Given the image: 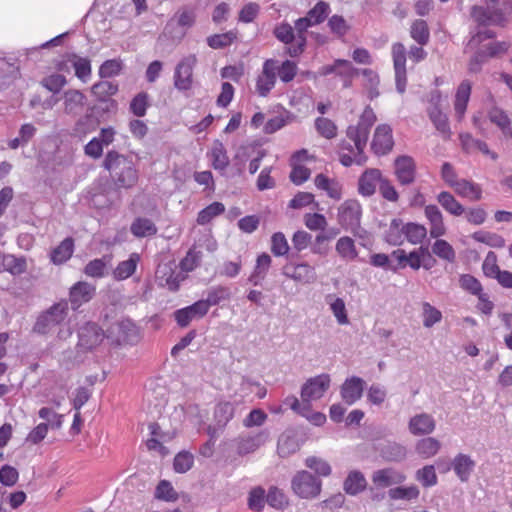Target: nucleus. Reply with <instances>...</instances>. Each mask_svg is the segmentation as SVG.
Masks as SVG:
<instances>
[{
  "mask_svg": "<svg viewBox=\"0 0 512 512\" xmlns=\"http://www.w3.org/2000/svg\"><path fill=\"white\" fill-rule=\"evenodd\" d=\"M454 188L456 193L460 196L470 197L475 201H478L482 198V189L480 186L466 179L459 180Z\"/></svg>",
  "mask_w": 512,
  "mask_h": 512,
  "instance_id": "obj_43",
  "label": "nucleus"
},
{
  "mask_svg": "<svg viewBox=\"0 0 512 512\" xmlns=\"http://www.w3.org/2000/svg\"><path fill=\"white\" fill-rule=\"evenodd\" d=\"M440 442L433 438L427 437L419 440L416 444V451L419 455L424 458H429L434 456L440 449Z\"/></svg>",
  "mask_w": 512,
  "mask_h": 512,
  "instance_id": "obj_51",
  "label": "nucleus"
},
{
  "mask_svg": "<svg viewBox=\"0 0 512 512\" xmlns=\"http://www.w3.org/2000/svg\"><path fill=\"white\" fill-rule=\"evenodd\" d=\"M64 112L67 115L76 116L80 114L86 104L87 97L77 89H68L63 94Z\"/></svg>",
  "mask_w": 512,
  "mask_h": 512,
  "instance_id": "obj_20",
  "label": "nucleus"
},
{
  "mask_svg": "<svg viewBox=\"0 0 512 512\" xmlns=\"http://www.w3.org/2000/svg\"><path fill=\"white\" fill-rule=\"evenodd\" d=\"M404 224L402 219H392L389 229L385 232L384 241L392 246H400L404 242Z\"/></svg>",
  "mask_w": 512,
  "mask_h": 512,
  "instance_id": "obj_32",
  "label": "nucleus"
},
{
  "mask_svg": "<svg viewBox=\"0 0 512 512\" xmlns=\"http://www.w3.org/2000/svg\"><path fill=\"white\" fill-rule=\"evenodd\" d=\"M224 211H225V206L223 203L213 202L198 213L197 223L199 225H206L214 217L224 213Z\"/></svg>",
  "mask_w": 512,
  "mask_h": 512,
  "instance_id": "obj_49",
  "label": "nucleus"
},
{
  "mask_svg": "<svg viewBox=\"0 0 512 512\" xmlns=\"http://www.w3.org/2000/svg\"><path fill=\"white\" fill-rule=\"evenodd\" d=\"M406 476L397 472L394 468H383L373 472L372 481L380 488H386L393 484L404 482Z\"/></svg>",
  "mask_w": 512,
  "mask_h": 512,
  "instance_id": "obj_22",
  "label": "nucleus"
},
{
  "mask_svg": "<svg viewBox=\"0 0 512 512\" xmlns=\"http://www.w3.org/2000/svg\"><path fill=\"white\" fill-rule=\"evenodd\" d=\"M96 294V287L88 282L79 281L69 291L72 309L77 310L82 304L89 302Z\"/></svg>",
  "mask_w": 512,
  "mask_h": 512,
  "instance_id": "obj_15",
  "label": "nucleus"
},
{
  "mask_svg": "<svg viewBox=\"0 0 512 512\" xmlns=\"http://www.w3.org/2000/svg\"><path fill=\"white\" fill-rule=\"evenodd\" d=\"M290 247L282 232H275L271 237V252L274 256H288Z\"/></svg>",
  "mask_w": 512,
  "mask_h": 512,
  "instance_id": "obj_55",
  "label": "nucleus"
},
{
  "mask_svg": "<svg viewBox=\"0 0 512 512\" xmlns=\"http://www.w3.org/2000/svg\"><path fill=\"white\" fill-rule=\"evenodd\" d=\"M416 479L424 486L431 487L437 484V475L433 465H426L416 472Z\"/></svg>",
  "mask_w": 512,
  "mask_h": 512,
  "instance_id": "obj_64",
  "label": "nucleus"
},
{
  "mask_svg": "<svg viewBox=\"0 0 512 512\" xmlns=\"http://www.w3.org/2000/svg\"><path fill=\"white\" fill-rule=\"evenodd\" d=\"M106 338L117 345L132 344L138 339V328L131 320L124 319L113 323L106 330Z\"/></svg>",
  "mask_w": 512,
  "mask_h": 512,
  "instance_id": "obj_5",
  "label": "nucleus"
},
{
  "mask_svg": "<svg viewBox=\"0 0 512 512\" xmlns=\"http://www.w3.org/2000/svg\"><path fill=\"white\" fill-rule=\"evenodd\" d=\"M367 487V480L364 474L359 470L350 471L344 480L343 489L351 496L358 495Z\"/></svg>",
  "mask_w": 512,
  "mask_h": 512,
  "instance_id": "obj_26",
  "label": "nucleus"
},
{
  "mask_svg": "<svg viewBox=\"0 0 512 512\" xmlns=\"http://www.w3.org/2000/svg\"><path fill=\"white\" fill-rule=\"evenodd\" d=\"M382 173L377 168L366 169L358 179V192L362 196L370 197L376 191L377 184L380 183Z\"/></svg>",
  "mask_w": 512,
  "mask_h": 512,
  "instance_id": "obj_19",
  "label": "nucleus"
},
{
  "mask_svg": "<svg viewBox=\"0 0 512 512\" xmlns=\"http://www.w3.org/2000/svg\"><path fill=\"white\" fill-rule=\"evenodd\" d=\"M395 175L401 185H410L415 181L416 163L411 156L401 155L394 161Z\"/></svg>",
  "mask_w": 512,
  "mask_h": 512,
  "instance_id": "obj_14",
  "label": "nucleus"
},
{
  "mask_svg": "<svg viewBox=\"0 0 512 512\" xmlns=\"http://www.w3.org/2000/svg\"><path fill=\"white\" fill-rule=\"evenodd\" d=\"M410 36L420 46L426 45L430 39V31L427 22L423 19L415 20L410 28Z\"/></svg>",
  "mask_w": 512,
  "mask_h": 512,
  "instance_id": "obj_42",
  "label": "nucleus"
},
{
  "mask_svg": "<svg viewBox=\"0 0 512 512\" xmlns=\"http://www.w3.org/2000/svg\"><path fill=\"white\" fill-rule=\"evenodd\" d=\"M329 374H321L308 379L301 388L302 399H319L330 387Z\"/></svg>",
  "mask_w": 512,
  "mask_h": 512,
  "instance_id": "obj_12",
  "label": "nucleus"
},
{
  "mask_svg": "<svg viewBox=\"0 0 512 512\" xmlns=\"http://www.w3.org/2000/svg\"><path fill=\"white\" fill-rule=\"evenodd\" d=\"M340 257L348 260H355L358 257L354 240L351 237L343 236L338 239L335 247Z\"/></svg>",
  "mask_w": 512,
  "mask_h": 512,
  "instance_id": "obj_46",
  "label": "nucleus"
},
{
  "mask_svg": "<svg viewBox=\"0 0 512 512\" xmlns=\"http://www.w3.org/2000/svg\"><path fill=\"white\" fill-rule=\"evenodd\" d=\"M365 385L366 382L358 376L347 378L340 389L342 400L347 405L354 404L362 397Z\"/></svg>",
  "mask_w": 512,
  "mask_h": 512,
  "instance_id": "obj_16",
  "label": "nucleus"
},
{
  "mask_svg": "<svg viewBox=\"0 0 512 512\" xmlns=\"http://www.w3.org/2000/svg\"><path fill=\"white\" fill-rule=\"evenodd\" d=\"M428 116L435 128L444 136L449 137L451 131L446 114H444L440 107H429Z\"/></svg>",
  "mask_w": 512,
  "mask_h": 512,
  "instance_id": "obj_40",
  "label": "nucleus"
},
{
  "mask_svg": "<svg viewBox=\"0 0 512 512\" xmlns=\"http://www.w3.org/2000/svg\"><path fill=\"white\" fill-rule=\"evenodd\" d=\"M68 61L72 64L75 75L83 82L91 75V62L88 58H83L75 53L67 54Z\"/></svg>",
  "mask_w": 512,
  "mask_h": 512,
  "instance_id": "obj_37",
  "label": "nucleus"
},
{
  "mask_svg": "<svg viewBox=\"0 0 512 512\" xmlns=\"http://www.w3.org/2000/svg\"><path fill=\"white\" fill-rule=\"evenodd\" d=\"M437 201L447 212L454 216H460L465 212L463 205L450 192L443 191L439 193Z\"/></svg>",
  "mask_w": 512,
  "mask_h": 512,
  "instance_id": "obj_41",
  "label": "nucleus"
},
{
  "mask_svg": "<svg viewBox=\"0 0 512 512\" xmlns=\"http://www.w3.org/2000/svg\"><path fill=\"white\" fill-rule=\"evenodd\" d=\"M235 404L231 402H220L214 410V418L219 428H224L234 417Z\"/></svg>",
  "mask_w": 512,
  "mask_h": 512,
  "instance_id": "obj_38",
  "label": "nucleus"
},
{
  "mask_svg": "<svg viewBox=\"0 0 512 512\" xmlns=\"http://www.w3.org/2000/svg\"><path fill=\"white\" fill-rule=\"evenodd\" d=\"M436 239L437 240L432 245V253L448 262H454L456 254L453 247L446 240Z\"/></svg>",
  "mask_w": 512,
  "mask_h": 512,
  "instance_id": "obj_52",
  "label": "nucleus"
},
{
  "mask_svg": "<svg viewBox=\"0 0 512 512\" xmlns=\"http://www.w3.org/2000/svg\"><path fill=\"white\" fill-rule=\"evenodd\" d=\"M476 466L475 461L467 454L459 453L455 456L452 463H447L443 471L450 470L452 467L457 477L462 482H467L470 479L471 473Z\"/></svg>",
  "mask_w": 512,
  "mask_h": 512,
  "instance_id": "obj_17",
  "label": "nucleus"
},
{
  "mask_svg": "<svg viewBox=\"0 0 512 512\" xmlns=\"http://www.w3.org/2000/svg\"><path fill=\"white\" fill-rule=\"evenodd\" d=\"M337 216L338 223L345 230L352 226L358 228V223L361 222L362 217V207L357 200L348 199L339 206Z\"/></svg>",
  "mask_w": 512,
  "mask_h": 512,
  "instance_id": "obj_10",
  "label": "nucleus"
},
{
  "mask_svg": "<svg viewBox=\"0 0 512 512\" xmlns=\"http://www.w3.org/2000/svg\"><path fill=\"white\" fill-rule=\"evenodd\" d=\"M150 106V96L147 92L137 93L130 101L129 110L136 117H144Z\"/></svg>",
  "mask_w": 512,
  "mask_h": 512,
  "instance_id": "obj_44",
  "label": "nucleus"
},
{
  "mask_svg": "<svg viewBox=\"0 0 512 512\" xmlns=\"http://www.w3.org/2000/svg\"><path fill=\"white\" fill-rule=\"evenodd\" d=\"M100 123L101 122L87 110L86 113L76 121L72 135L81 139L95 131Z\"/></svg>",
  "mask_w": 512,
  "mask_h": 512,
  "instance_id": "obj_25",
  "label": "nucleus"
},
{
  "mask_svg": "<svg viewBox=\"0 0 512 512\" xmlns=\"http://www.w3.org/2000/svg\"><path fill=\"white\" fill-rule=\"evenodd\" d=\"M66 83V77L61 74H51L41 80V85L53 93L60 92Z\"/></svg>",
  "mask_w": 512,
  "mask_h": 512,
  "instance_id": "obj_63",
  "label": "nucleus"
},
{
  "mask_svg": "<svg viewBox=\"0 0 512 512\" xmlns=\"http://www.w3.org/2000/svg\"><path fill=\"white\" fill-rule=\"evenodd\" d=\"M194 464V456L188 451H181L174 457L173 468L177 473H186Z\"/></svg>",
  "mask_w": 512,
  "mask_h": 512,
  "instance_id": "obj_56",
  "label": "nucleus"
},
{
  "mask_svg": "<svg viewBox=\"0 0 512 512\" xmlns=\"http://www.w3.org/2000/svg\"><path fill=\"white\" fill-rule=\"evenodd\" d=\"M231 296L230 289L226 286L212 287L207 291L206 299H201L200 302L204 303V308L208 312L210 306L218 305L224 300H228Z\"/></svg>",
  "mask_w": 512,
  "mask_h": 512,
  "instance_id": "obj_34",
  "label": "nucleus"
},
{
  "mask_svg": "<svg viewBox=\"0 0 512 512\" xmlns=\"http://www.w3.org/2000/svg\"><path fill=\"white\" fill-rule=\"evenodd\" d=\"M392 56L395 70L396 90L403 94L406 90L407 72H406V49L400 42L392 46Z\"/></svg>",
  "mask_w": 512,
  "mask_h": 512,
  "instance_id": "obj_9",
  "label": "nucleus"
},
{
  "mask_svg": "<svg viewBox=\"0 0 512 512\" xmlns=\"http://www.w3.org/2000/svg\"><path fill=\"white\" fill-rule=\"evenodd\" d=\"M472 238L480 243H484L493 248H502L505 246V239L493 232L488 231H477L474 232Z\"/></svg>",
  "mask_w": 512,
  "mask_h": 512,
  "instance_id": "obj_50",
  "label": "nucleus"
},
{
  "mask_svg": "<svg viewBox=\"0 0 512 512\" xmlns=\"http://www.w3.org/2000/svg\"><path fill=\"white\" fill-rule=\"evenodd\" d=\"M403 228L405 238L412 244L421 243L427 235L426 228L418 223L409 222Z\"/></svg>",
  "mask_w": 512,
  "mask_h": 512,
  "instance_id": "obj_47",
  "label": "nucleus"
},
{
  "mask_svg": "<svg viewBox=\"0 0 512 512\" xmlns=\"http://www.w3.org/2000/svg\"><path fill=\"white\" fill-rule=\"evenodd\" d=\"M74 251V239L72 237H67L63 241L60 242L58 246H56L51 251V261L56 265H60L69 260Z\"/></svg>",
  "mask_w": 512,
  "mask_h": 512,
  "instance_id": "obj_29",
  "label": "nucleus"
},
{
  "mask_svg": "<svg viewBox=\"0 0 512 512\" xmlns=\"http://www.w3.org/2000/svg\"><path fill=\"white\" fill-rule=\"evenodd\" d=\"M236 39V33L229 31L223 34H214L207 38V44L213 49L229 46Z\"/></svg>",
  "mask_w": 512,
  "mask_h": 512,
  "instance_id": "obj_62",
  "label": "nucleus"
},
{
  "mask_svg": "<svg viewBox=\"0 0 512 512\" xmlns=\"http://www.w3.org/2000/svg\"><path fill=\"white\" fill-rule=\"evenodd\" d=\"M471 83L468 80H464L460 83L457 88L454 108L455 112L459 117H462L466 111L469 97L471 94Z\"/></svg>",
  "mask_w": 512,
  "mask_h": 512,
  "instance_id": "obj_33",
  "label": "nucleus"
},
{
  "mask_svg": "<svg viewBox=\"0 0 512 512\" xmlns=\"http://www.w3.org/2000/svg\"><path fill=\"white\" fill-rule=\"evenodd\" d=\"M321 486V480L305 470L297 472L291 481L293 492L302 499L317 497L321 492Z\"/></svg>",
  "mask_w": 512,
  "mask_h": 512,
  "instance_id": "obj_4",
  "label": "nucleus"
},
{
  "mask_svg": "<svg viewBox=\"0 0 512 512\" xmlns=\"http://www.w3.org/2000/svg\"><path fill=\"white\" fill-rule=\"evenodd\" d=\"M106 337V332L96 323L87 322L78 330V347L84 351H91Z\"/></svg>",
  "mask_w": 512,
  "mask_h": 512,
  "instance_id": "obj_7",
  "label": "nucleus"
},
{
  "mask_svg": "<svg viewBox=\"0 0 512 512\" xmlns=\"http://www.w3.org/2000/svg\"><path fill=\"white\" fill-rule=\"evenodd\" d=\"M292 115L288 111H284V114H280L277 116H274L270 118L264 125L263 131L265 134H273L276 131L280 130L282 127H284L289 120L291 119Z\"/></svg>",
  "mask_w": 512,
  "mask_h": 512,
  "instance_id": "obj_59",
  "label": "nucleus"
},
{
  "mask_svg": "<svg viewBox=\"0 0 512 512\" xmlns=\"http://www.w3.org/2000/svg\"><path fill=\"white\" fill-rule=\"evenodd\" d=\"M197 58L195 55L184 57L175 67L174 71V87L178 91H187L192 88L193 69L196 65Z\"/></svg>",
  "mask_w": 512,
  "mask_h": 512,
  "instance_id": "obj_6",
  "label": "nucleus"
},
{
  "mask_svg": "<svg viewBox=\"0 0 512 512\" xmlns=\"http://www.w3.org/2000/svg\"><path fill=\"white\" fill-rule=\"evenodd\" d=\"M419 494H420V491H419L418 487L415 485H412L409 487L399 486V487L391 488L388 491L389 497L393 500L402 499V500L410 501L413 499H417L419 497Z\"/></svg>",
  "mask_w": 512,
  "mask_h": 512,
  "instance_id": "obj_53",
  "label": "nucleus"
},
{
  "mask_svg": "<svg viewBox=\"0 0 512 512\" xmlns=\"http://www.w3.org/2000/svg\"><path fill=\"white\" fill-rule=\"evenodd\" d=\"M394 146L392 128L388 124L378 125L375 129L371 149L376 155L388 154Z\"/></svg>",
  "mask_w": 512,
  "mask_h": 512,
  "instance_id": "obj_13",
  "label": "nucleus"
},
{
  "mask_svg": "<svg viewBox=\"0 0 512 512\" xmlns=\"http://www.w3.org/2000/svg\"><path fill=\"white\" fill-rule=\"evenodd\" d=\"M266 439L264 432L258 433L254 436L240 437L237 441V453L240 456L256 451Z\"/></svg>",
  "mask_w": 512,
  "mask_h": 512,
  "instance_id": "obj_30",
  "label": "nucleus"
},
{
  "mask_svg": "<svg viewBox=\"0 0 512 512\" xmlns=\"http://www.w3.org/2000/svg\"><path fill=\"white\" fill-rule=\"evenodd\" d=\"M92 94L97 99H112L118 92V84L110 81H99L91 87Z\"/></svg>",
  "mask_w": 512,
  "mask_h": 512,
  "instance_id": "obj_48",
  "label": "nucleus"
},
{
  "mask_svg": "<svg viewBox=\"0 0 512 512\" xmlns=\"http://www.w3.org/2000/svg\"><path fill=\"white\" fill-rule=\"evenodd\" d=\"M102 166L110 172L118 188H132L138 181V172L132 159L115 150L106 153Z\"/></svg>",
  "mask_w": 512,
  "mask_h": 512,
  "instance_id": "obj_1",
  "label": "nucleus"
},
{
  "mask_svg": "<svg viewBox=\"0 0 512 512\" xmlns=\"http://www.w3.org/2000/svg\"><path fill=\"white\" fill-rule=\"evenodd\" d=\"M379 454L387 462H401L407 456L406 447L396 442H386L379 448Z\"/></svg>",
  "mask_w": 512,
  "mask_h": 512,
  "instance_id": "obj_27",
  "label": "nucleus"
},
{
  "mask_svg": "<svg viewBox=\"0 0 512 512\" xmlns=\"http://www.w3.org/2000/svg\"><path fill=\"white\" fill-rule=\"evenodd\" d=\"M329 4L324 1H319L312 9H310L305 16L311 20L313 25L322 23L328 16Z\"/></svg>",
  "mask_w": 512,
  "mask_h": 512,
  "instance_id": "obj_58",
  "label": "nucleus"
},
{
  "mask_svg": "<svg viewBox=\"0 0 512 512\" xmlns=\"http://www.w3.org/2000/svg\"><path fill=\"white\" fill-rule=\"evenodd\" d=\"M98 103L88 107V111L93 114L100 122L105 120L108 114L116 113L118 103L114 99H97Z\"/></svg>",
  "mask_w": 512,
  "mask_h": 512,
  "instance_id": "obj_35",
  "label": "nucleus"
},
{
  "mask_svg": "<svg viewBox=\"0 0 512 512\" xmlns=\"http://www.w3.org/2000/svg\"><path fill=\"white\" fill-rule=\"evenodd\" d=\"M131 233L138 238L153 236L157 233L156 225L148 218H136L130 227Z\"/></svg>",
  "mask_w": 512,
  "mask_h": 512,
  "instance_id": "obj_36",
  "label": "nucleus"
},
{
  "mask_svg": "<svg viewBox=\"0 0 512 512\" xmlns=\"http://www.w3.org/2000/svg\"><path fill=\"white\" fill-rule=\"evenodd\" d=\"M376 115L371 108L367 105L361 114L357 125H350L346 130V135L350 140L368 141L370 129L376 122Z\"/></svg>",
  "mask_w": 512,
  "mask_h": 512,
  "instance_id": "obj_8",
  "label": "nucleus"
},
{
  "mask_svg": "<svg viewBox=\"0 0 512 512\" xmlns=\"http://www.w3.org/2000/svg\"><path fill=\"white\" fill-rule=\"evenodd\" d=\"M206 314L207 311L204 308V303L198 300L190 306L176 310L173 315L177 324L185 328L193 319H200Z\"/></svg>",
  "mask_w": 512,
  "mask_h": 512,
  "instance_id": "obj_18",
  "label": "nucleus"
},
{
  "mask_svg": "<svg viewBox=\"0 0 512 512\" xmlns=\"http://www.w3.org/2000/svg\"><path fill=\"white\" fill-rule=\"evenodd\" d=\"M489 58H491V57L486 49H477L469 60V63H468L469 73H473V74L480 73L482 70V66L488 62Z\"/></svg>",
  "mask_w": 512,
  "mask_h": 512,
  "instance_id": "obj_57",
  "label": "nucleus"
},
{
  "mask_svg": "<svg viewBox=\"0 0 512 512\" xmlns=\"http://www.w3.org/2000/svg\"><path fill=\"white\" fill-rule=\"evenodd\" d=\"M139 261V255L132 253L128 260L120 262L114 270V278L116 280H124L134 274L137 263Z\"/></svg>",
  "mask_w": 512,
  "mask_h": 512,
  "instance_id": "obj_39",
  "label": "nucleus"
},
{
  "mask_svg": "<svg viewBox=\"0 0 512 512\" xmlns=\"http://www.w3.org/2000/svg\"><path fill=\"white\" fill-rule=\"evenodd\" d=\"M470 15L479 26L503 25L512 16V1L485 0V6H472Z\"/></svg>",
  "mask_w": 512,
  "mask_h": 512,
  "instance_id": "obj_2",
  "label": "nucleus"
},
{
  "mask_svg": "<svg viewBox=\"0 0 512 512\" xmlns=\"http://www.w3.org/2000/svg\"><path fill=\"white\" fill-rule=\"evenodd\" d=\"M211 165L215 170L220 172L225 171L229 165L227 150L223 143L219 140H215L213 142V147L211 150Z\"/></svg>",
  "mask_w": 512,
  "mask_h": 512,
  "instance_id": "obj_31",
  "label": "nucleus"
},
{
  "mask_svg": "<svg viewBox=\"0 0 512 512\" xmlns=\"http://www.w3.org/2000/svg\"><path fill=\"white\" fill-rule=\"evenodd\" d=\"M488 116L490 121L497 125L502 130L503 134L507 136V131L511 128V121L508 115L502 109L495 107L489 111Z\"/></svg>",
  "mask_w": 512,
  "mask_h": 512,
  "instance_id": "obj_61",
  "label": "nucleus"
},
{
  "mask_svg": "<svg viewBox=\"0 0 512 512\" xmlns=\"http://www.w3.org/2000/svg\"><path fill=\"white\" fill-rule=\"evenodd\" d=\"M0 263L3 270L13 276H19L27 270V261L24 256L17 257L12 254H4L0 256Z\"/></svg>",
  "mask_w": 512,
  "mask_h": 512,
  "instance_id": "obj_28",
  "label": "nucleus"
},
{
  "mask_svg": "<svg viewBox=\"0 0 512 512\" xmlns=\"http://www.w3.org/2000/svg\"><path fill=\"white\" fill-rule=\"evenodd\" d=\"M68 315V303L62 300L42 312L36 319L33 332L39 335L48 334L54 327L63 323Z\"/></svg>",
  "mask_w": 512,
  "mask_h": 512,
  "instance_id": "obj_3",
  "label": "nucleus"
},
{
  "mask_svg": "<svg viewBox=\"0 0 512 512\" xmlns=\"http://www.w3.org/2000/svg\"><path fill=\"white\" fill-rule=\"evenodd\" d=\"M434 418L427 413H420L413 416L408 423V429L415 436L428 435L435 429Z\"/></svg>",
  "mask_w": 512,
  "mask_h": 512,
  "instance_id": "obj_21",
  "label": "nucleus"
},
{
  "mask_svg": "<svg viewBox=\"0 0 512 512\" xmlns=\"http://www.w3.org/2000/svg\"><path fill=\"white\" fill-rule=\"evenodd\" d=\"M315 128L321 136L327 139H332L337 135V126L332 120L325 117H318L315 120Z\"/></svg>",
  "mask_w": 512,
  "mask_h": 512,
  "instance_id": "obj_60",
  "label": "nucleus"
},
{
  "mask_svg": "<svg viewBox=\"0 0 512 512\" xmlns=\"http://www.w3.org/2000/svg\"><path fill=\"white\" fill-rule=\"evenodd\" d=\"M266 502L273 508L283 510L289 505L287 496L277 487H271L266 495Z\"/></svg>",
  "mask_w": 512,
  "mask_h": 512,
  "instance_id": "obj_54",
  "label": "nucleus"
},
{
  "mask_svg": "<svg viewBox=\"0 0 512 512\" xmlns=\"http://www.w3.org/2000/svg\"><path fill=\"white\" fill-rule=\"evenodd\" d=\"M300 448L297 434L293 430L284 431L278 438L277 452L282 458L297 452Z\"/></svg>",
  "mask_w": 512,
  "mask_h": 512,
  "instance_id": "obj_23",
  "label": "nucleus"
},
{
  "mask_svg": "<svg viewBox=\"0 0 512 512\" xmlns=\"http://www.w3.org/2000/svg\"><path fill=\"white\" fill-rule=\"evenodd\" d=\"M154 497L165 502H175L179 499L177 491L168 480H160L154 492Z\"/></svg>",
  "mask_w": 512,
  "mask_h": 512,
  "instance_id": "obj_45",
  "label": "nucleus"
},
{
  "mask_svg": "<svg viewBox=\"0 0 512 512\" xmlns=\"http://www.w3.org/2000/svg\"><path fill=\"white\" fill-rule=\"evenodd\" d=\"M425 216L430 222V236L432 238H439L445 235L446 228L443 222L441 211L436 205H427L425 207Z\"/></svg>",
  "mask_w": 512,
  "mask_h": 512,
  "instance_id": "obj_24",
  "label": "nucleus"
},
{
  "mask_svg": "<svg viewBox=\"0 0 512 512\" xmlns=\"http://www.w3.org/2000/svg\"><path fill=\"white\" fill-rule=\"evenodd\" d=\"M282 274L287 278L304 284L313 283L317 278L314 267L306 262L299 264L289 262L282 267Z\"/></svg>",
  "mask_w": 512,
  "mask_h": 512,
  "instance_id": "obj_11",
  "label": "nucleus"
}]
</instances>
